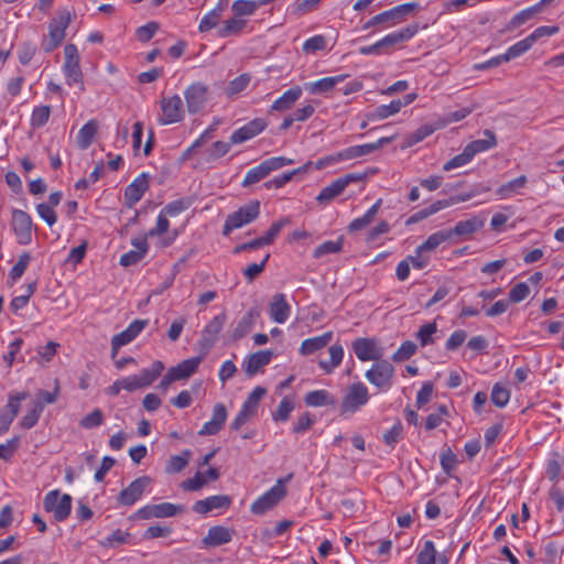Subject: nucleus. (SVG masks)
I'll use <instances>...</instances> for the list:
<instances>
[{"instance_id": "nucleus-1", "label": "nucleus", "mask_w": 564, "mask_h": 564, "mask_svg": "<svg viewBox=\"0 0 564 564\" xmlns=\"http://www.w3.org/2000/svg\"><path fill=\"white\" fill-rule=\"evenodd\" d=\"M260 215V202L254 199L227 215L223 227V235L229 236L232 230L239 229L254 221Z\"/></svg>"}, {"instance_id": "nucleus-2", "label": "nucleus", "mask_w": 564, "mask_h": 564, "mask_svg": "<svg viewBox=\"0 0 564 564\" xmlns=\"http://www.w3.org/2000/svg\"><path fill=\"white\" fill-rule=\"evenodd\" d=\"M164 370L162 361L156 360L151 368H144L139 373L120 379L122 390L133 392L151 386Z\"/></svg>"}, {"instance_id": "nucleus-3", "label": "nucleus", "mask_w": 564, "mask_h": 564, "mask_svg": "<svg viewBox=\"0 0 564 564\" xmlns=\"http://www.w3.org/2000/svg\"><path fill=\"white\" fill-rule=\"evenodd\" d=\"M43 508L52 512L55 521L66 520L72 510V497L68 494H61L59 490L48 491L43 500Z\"/></svg>"}, {"instance_id": "nucleus-4", "label": "nucleus", "mask_w": 564, "mask_h": 564, "mask_svg": "<svg viewBox=\"0 0 564 564\" xmlns=\"http://www.w3.org/2000/svg\"><path fill=\"white\" fill-rule=\"evenodd\" d=\"M286 495L284 480L279 479L278 482L262 496H260L252 505L251 512L262 516L267 511L275 507Z\"/></svg>"}, {"instance_id": "nucleus-5", "label": "nucleus", "mask_w": 564, "mask_h": 564, "mask_svg": "<svg viewBox=\"0 0 564 564\" xmlns=\"http://www.w3.org/2000/svg\"><path fill=\"white\" fill-rule=\"evenodd\" d=\"M227 322V315L225 312L216 315L202 330L200 338L198 340L199 350L202 356H205L214 347L218 340V336Z\"/></svg>"}, {"instance_id": "nucleus-6", "label": "nucleus", "mask_w": 564, "mask_h": 564, "mask_svg": "<svg viewBox=\"0 0 564 564\" xmlns=\"http://www.w3.org/2000/svg\"><path fill=\"white\" fill-rule=\"evenodd\" d=\"M368 388L360 381L351 383L343 399L341 413H355L369 401Z\"/></svg>"}, {"instance_id": "nucleus-7", "label": "nucleus", "mask_w": 564, "mask_h": 564, "mask_svg": "<svg viewBox=\"0 0 564 564\" xmlns=\"http://www.w3.org/2000/svg\"><path fill=\"white\" fill-rule=\"evenodd\" d=\"M394 376V367L388 360L379 359L372 367L366 371V379L379 389H388L391 387Z\"/></svg>"}, {"instance_id": "nucleus-8", "label": "nucleus", "mask_w": 564, "mask_h": 564, "mask_svg": "<svg viewBox=\"0 0 564 564\" xmlns=\"http://www.w3.org/2000/svg\"><path fill=\"white\" fill-rule=\"evenodd\" d=\"M184 511V507L181 505H174L171 502H162L159 505H147L140 508L133 518L137 519H152V518H171Z\"/></svg>"}, {"instance_id": "nucleus-9", "label": "nucleus", "mask_w": 564, "mask_h": 564, "mask_svg": "<svg viewBox=\"0 0 564 564\" xmlns=\"http://www.w3.org/2000/svg\"><path fill=\"white\" fill-rule=\"evenodd\" d=\"M12 229L20 245H29L32 241V219L21 209L12 210Z\"/></svg>"}, {"instance_id": "nucleus-10", "label": "nucleus", "mask_w": 564, "mask_h": 564, "mask_svg": "<svg viewBox=\"0 0 564 564\" xmlns=\"http://www.w3.org/2000/svg\"><path fill=\"white\" fill-rule=\"evenodd\" d=\"M151 481L149 476H141L134 479L127 488L120 491L118 503L127 507L134 505L142 497Z\"/></svg>"}, {"instance_id": "nucleus-11", "label": "nucleus", "mask_w": 564, "mask_h": 564, "mask_svg": "<svg viewBox=\"0 0 564 564\" xmlns=\"http://www.w3.org/2000/svg\"><path fill=\"white\" fill-rule=\"evenodd\" d=\"M187 110L189 113L200 111L208 98V87L203 83H194L184 91Z\"/></svg>"}, {"instance_id": "nucleus-12", "label": "nucleus", "mask_w": 564, "mask_h": 564, "mask_svg": "<svg viewBox=\"0 0 564 564\" xmlns=\"http://www.w3.org/2000/svg\"><path fill=\"white\" fill-rule=\"evenodd\" d=\"M162 124L180 122L184 117L183 101L178 95H174L161 100Z\"/></svg>"}, {"instance_id": "nucleus-13", "label": "nucleus", "mask_w": 564, "mask_h": 564, "mask_svg": "<svg viewBox=\"0 0 564 564\" xmlns=\"http://www.w3.org/2000/svg\"><path fill=\"white\" fill-rule=\"evenodd\" d=\"M150 177L148 173H141L124 189V203L131 208L133 207L149 189Z\"/></svg>"}, {"instance_id": "nucleus-14", "label": "nucleus", "mask_w": 564, "mask_h": 564, "mask_svg": "<svg viewBox=\"0 0 564 564\" xmlns=\"http://www.w3.org/2000/svg\"><path fill=\"white\" fill-rule=\"evenodd\" d=\"M394 140V137H383L378 139L376 142L366 143L360 145H352L341 150V158L344 161L354 160L357 158L369 155L370 153L379 150L384 144H388Z\"/></svg>"}, {"instance_id": "nucleus-15", "label": "nucleus", "mask_w": 564, "mask_h": 564, "mask_svg": "<svg viewBox=\"0 0 564 564\" xmlns=\"http://www.w3.org/2000/svg\"><path fill=\"white\" fill-rule=\"evenodd\" d=\"M265 128L267 121L262 118H256L234 131L230 135V143L239 144L246 142L261 133Z\"/></svg>"}, {"instance_id": "nucleus-16", "label": "nucleus", "mask_w": 564, "mask_h": 564, "mask_svg": "<svg viewBox=\"0 0 564 564\" xmlns=\"http://www.w3.org/2000/svg\"><path fill=\"white\" fill-rule=\"evenodd\" d=\"M352 350L361 361L379 360L382 357V350L377 347L373 338H357L352 343Z\"/></svg>"}, {"instance_id": "nucleus-17", "label": "nucleus", "mask_w": 564, "mask_h": 564, "mask_svg": "<svg viewBox=\"0 0 564 564\" xmlns=\"http://www.w3.org/2000/svg\"><path fill=\"white\" fill-rule=\"evenodd\" d=\"M419 31L417 24L408 25L397 32L386 35L379 41L382 53H389V48L413 37Z\"/></svg>"}, {"instance_id": "nucleus-18", "label": "nucleus", "mask_w": 564, "mask_h": 564, "mask_svg": "<svg viewBox=\"0 0 564 564\" xmlns=\"http://www.w3.org/2000/svg\"><path fill=\"white\" fill-rule=\"evenodd\" d=\"M227 420V409L223 403L214 406L213 415L199 430V435H216L224 426Z\"/></svg>"}, {"instance_id": "nucleus-19", "label": "nucleus", "mask_w": 564, "mask_h": 564, "mask_svg": "<svg viewBox=\"0 0 564 564\" xmlns=\"http://www.w3.org/2000/svg\"><path fill=\"white\" fill-rule=\"evenodd\" d=\"M235 531L221 525H214L209 528L207 535L203 538L202 542L206 547H217L227 544L232 540Z\"/></svg>"}, {"instance_id": "nucleus-20", "label": "nucleus", "mask_w": 564, "mask_h": 564, "mask_svg": "<svg viewBox=\"0 0 564 564\" xmlns=\"http://www.w3.org/2000/svg\"><path fill=\"white\" fill-rule=\"evenodd\" d=\"M270 317L279 324H283L288 321L291 306L286 302L285 294L276 293L272 296V300L269 305Z\"/></svg>"}, {"instance_id": "nucleus-21", "label": "nucleus", "mask_w": 564, "mask_h": 564, "mask_svg": "<svg viewBox=\"0 0 564 564\" xmlns=\"http://www.w3.org/2000/svg\"><path fill=\"white\" fill-rule=\"evenodd\" d=\"M72 20L70 12L67 10H61L57 17L53 19L48 24V36L62 44L66 35V29L68 28Z\"/></svg>"}, {"instance_id": "nucleus-22", "label": "nucleus", "mask_w": 564, "mask_h": 564, "mask_svg": "<svg viewBox=\"0 0 564 564\" xmlns=\"http://www.w3.org/2000/svg\"><path fill=\"white\" fill-rule=\"evenodd\" d=\"M485 225V219L480 216H473L469 219L458 221L455 227L448 230L451 238L455 235L465 239L479 231Z\"/></svg>"}, {"instance_id": "nucleus-23", "label": "nucleus", "mask_w": 564, "mask_h": 564, "mask_svg": "<svg viewBox=\"0 0 564 564\" xmlns=\"http://www.w3.org/2000/svg\"><path fill=\"white\" fill-rule=\"evenodd\" d=\"M131 243L134 249L130 250L129 252L123 253L120 257V264L122 267H129V265L137 264L139 261H141L143 259V257L145 256V253L149 249V243H148L145 237L144 238H134V239H132Z\"/></svg>"}, {"instance_id": "nucleus-24", "label": "nucleus", "mask_w": 564, "mask_h": 564, "mask_svg": "<svg viewBox=\"0 0 564 564\" xmlns=\"http://www.w3.org/2000/svg\"><path fill=\"white\" fill-rule=\"evenodd\" d=\"M219 478V470L215 467L208 468L206 473L197 471L193 478H188L181 484L184 490L197 491L208 481H215Z\"/></svg>"}, {"instance_id": "nucleus-25", "label": "nucleus", "mask_w": 564, "mask_h": 564, "mask_svg": "<svg viewBox=\"0 0 564 564\" xmlns=\"http://www.w3.org/2000/svg\"><path fill=\"white\" fill-rule=\"evenodd\" d=\"M202 356L199 357H193L189 359H185L182 362H180L177 366L172 367L169 369V371L172 373V376L176 380H184L189 378L193 373L196 372L200 361Z\"/></svg>"}, {"instance_id": "nucleus-26", "label": "nucleus", "mask_w": 564, "mask_h": 564, "mask_svg": "<svg viewBox=\"0 0 564 564\" xmlns=\"http://www.w3.org/2000/svg\"><path fill=\"white\" fill-rule=\"evenodd\" d=\"M301 96L302 88L300 86L290 88L272 104L271 111H285L291 109Z\"/></svg>"}, {"instance_id": "nucleus-27", "label": "nucleus", "mask_w": 564, "mask_h": 564, "mask_svg": "<svg viewBox=\"0 0 564 564\" xmlns=\"http://www.w3.org/2000/svg\"><path fill=\"white\" fill-rule=\"evenodd\" d=\"M333 338L332 332H326L321 336L307 338L303 340L300 347V352L304 356L312 355L315 351L324 348L329 344Z\"/></svg>"}, {"instance_id": "nucleus-28", "label": "nucleus", "mask_w": 564, "mask_h": 564, "mask_svg": "<svg viewBox=\"0 0 564 564\" xmlns=\"http://www.w3.org/2000/svg\"><path fill=\"white\" fill-rule=\"evenodd\" d=\"M484 135L485 139L471 141L466 145L467 150L473 156H475L477 153L490 150L497 145V138L492 130L486 129L484 131Z\"/></svg>"}, {"instance_id": "nucleus-29", "label": "nucleus", "mask_w": 564, "mask_h": 564, "mask_svg": "<svg viewBox=\"0 0 564 564\" xmlns=\"http://www.w3.org/2000/svg\"><path fill=\"white\" fill-rule=\"evenodd\" d=\"M272 352L270 350H260L251 354L246 364V372L249 376L256 375L262 367L271 361Z\"/></svg>"}, {"instance_id": "nucleus-30", "label": "nucleus", "mask_w": 564, "mask_h": 564, "mask_svg": "<svg viewBox=\"0 0 564 564\" xmlns=\"http://www.w3.org/2000/svg\"><path fill=\"white\" fill-rule=\"evenodd\" d=\"M348 75L343 74L333 77H324L306 86L311 94H322L330 91L338 83H341Z\"/></svg>"}, {"instance_id": "nucleus-31", "label": "nucleus", "mask_w": 564, "mask_h": 564, "mask_svg": "<svg viewBox=\"0 0 564 564\" xmlns=\"http://www.w3.org/2000/svg\"><path fill=\"white\" fill-rule=\"evenodd\" d=\"M256 314L253 311H249L245 314L241 319L237 323L236 327L232 329L230 334V339L232 341H238L243 338L247 334L250 333L252 326L254 324Z\"/></svg>"}, {"instance_id": "nucleus-32", "label": "nucleus", "mask_w": 564, "mask_h": 564, "mask_svg": "<svg viewBox=\"0 0 564 564\" xmlns=\"http://www.w3.org/2000/svg\"><path fill=\"white\" fill-rule=\"evenodd\" d=\"M382 204V199L379 198L366 213L364 216L354 219L349 225L350 231H357L360 230L368 225H370L376 215L378 214L380 206Z\"/></svg>"}, {"instance_id": "nucleus-33", "label": "nucleus", "mask_w": 564, "mask_h": 564, "mask_svg": "<svg viewBox=\"0 0 564 564\" xmlns=\"http://www.w3.org/2000/svg\"><path fill=\"white\" fill-rule=\"evenodd\" d=\"M224 11L225 4L221 2L218 3L212 11L203 17L199 22L198 30L200 32H208L214 29L218 24Z\"/></svg>"}, {"instance_id": "nucleus-34", "label": "nucleus", "mask_w": 564, "mask_h": 564, "mask_svg": "<svg viewBox=\"0 0 564 564\" xmlns=\"http://www.w3.org/2000/svg\"><path fill=\"white\" fill-rule=\"evenodd\" d=\"M402 108V100H392L389 105H381L377 107L367 117L369 120H382L390 116L398 113Z\"/></svg>"}, {"instance_id": "nucleus-35", "label": "nucleus", "mask_w": 564, "mask_h": 564, "mask_svg": "<svg viewBox=\"0 0 564 564\" xmlns=\"http://www.w3.org/2000/svg\"><path fill=\"white\" fill-rule=\"evenodd\" d=\"M97 129L98 126L95 120H89L80 128L77 135V143L80 149L85 150L93 143Z\"/></svg>"}, {"instance_id": "nucleus-36", "label": "nucleus", "mask_w": 564, "mask_h": 564, "mask_svg": "<svg viewBox=\"0 0 564 564\" xmlns=\"http://www.w3.org/2000/svg\"><path fill=\"white\" fill-rule=\"evenodd\" d=\"M344 187L336 178L328 186L324 187L317 195L316 200L322 205L329 204L333 199L339 196L344 192Z\"/></svg>"}, {"instance_id": "nucleus-37", "label": "nucleus", "mask_w": 564, "mask_h": 564, "mask_svg": "<svg viewBox=\"0 0 564 564\" xmlns=\"http://www.w3.org/2000/svg\"><path fill=\"white\" fill-rule=\"evenodd\" d=\"M534 44V36H527L525 39L517 42L512 46L508 48V51L503 54L505 61H511L522 54H524L527 51H529L532 45Z\"/></svg>"}, {"instance_id": "nucleus-38", "label": "nucleus", "mask_w": 564, "mask_h": 564, "mask_svg": "<svg viewBox=\"0 0 564 564\" xmlns=\"http://www.w3.org/2000/svg\"><path fill=\"white\" fill-rule=\"evenodd\" d=\"M63 72L69 86L79 84L80 89H84L83 73L79 67V62L64 63Z\"/></svg>"}, {"instance_id": "nucleus-39", "label": "nucleus", "mask_w": 564, "mask_h": 564, "mask_svg": "<svg viewBox=\"0 0 564 564\" xmlns=\"http://www.w3.org/2000/svg\"><path fill=\"white\" fill-rule=\"evenodd\" d=\"M43 412V402L34 401L32 409L29 410L25 415L21 419L20 425L24 430H30L36 425L39 419Z\"/></svg>"}, {"instance_id": "nucleus-40", "label": "nucleus", "mask_w": 564, "mask_h": 564, "mask_svg": "<svg viewBox=\"0 0 564 564\" xmlns=\"http://www.w3.org/2000/svg\"><path fill=\"white\" fill-rule=\"evenodd\" d=\"M247 25V21L242 19L231 18L224 22V25L218 29V35L220 37H228L231 35L239 34L245 26Z\"/></svg>"}, {"instance_id": "nucleus-41", "label": "nucleus", "mask_w": 564, "mask_h": 564, "mask_svg": "<svg viewBox=\"0 0 564 564\" xmlns=\"http://www.w3.org/2000/svg\"><path fill=\"white\" fill-rule=\"evenodd\" d=\"M451 239V235L448 232V230H440V231H436L434 234H432L431 236H429V238L419 246V251H433L434 249H436L441 243L447 241Z\"/></svg>"}, {"instance_id": "nucleus-42", "label": "nucleus", "mask_w": 564, "mask_h": 564, "mask_svg": "<svg viewBox=\"0 0 564 564\" xmlns=\"http://www.w3.org/2000/svg\"><path fill=\"white\" fill-rule=\"evenodd\" d=\"M527 183H528L527 176L520 175L519 177L513 178V180L502 184L497 189V195H499L501 198H508L513 193H516L518 189L524 187Z\"/></svg>"}, {"instance_id": "nucleus-43", "label": "nucleus", "mask_w": 564, "mask_h": 564, "mask_svg": "<svg viewBox=\"0 0 564 564\" xmlns=\"http://www.w3.org/2000/svg\"><path fill=\"white\" fill-rule=\"evenodd\" d=\"M305 403L310 406H322L334 404V399L326 390H315L305 395Z\"/></svg>"}, {"instance_id": "nucleus-44", "label": "nucleus", "mask_w": 564, "mask_h": 564, "mask_svg": "<svg viewBox=\"0 0 564 564\" xmlns=\"http://www.w3.org/2000/svg\"><path fill=\"white\" fill-rule=\"evenodd\" d=\"M267 394V389L262 387H256L247 400L243 402L242 406L245 410L249 411L253 415L257 413L260 400Z\"/></svg>"}, {"instance_id": "nucleus-45", "label": "nucleus", "mask_w": 564, "mask_h": 564, "mask_svg": "<svg viewBox=\"0 0 564 564\" xmlns=\"http://www.w3.org/2000/svg\"><path fill=\"white\" fill-rule=\"evenodd\" d=\"M261 6L260 0H236L231 6V10L237 17L251 15Z\"/></svg>"}, {"instance_id": "nucleus-46", "label": "nucleus", "mask_w": 564, "mask_h": 564, "mask_svg": "<svg viewBox=\"0 0 564 564\" xmlns=\"http://www.w3.org/2000/svg\"><path fill=\"white\" fill-rule=\"evenodd\" d=\"M192 452L189 449H185L181 455L171 456L169 464L166 466V471L169 473H180L182 471L188 464Z\"/></svg>"}, {"instance_id": "nucleus-47", "label": "nucleus", "mask_w": 564, "mask_h": 564, "mask_svg": "<svg viewBox=\"0 0 564 564\" xmlns=\"http://www.w3.org/2000/svg\"><path fill=\"white\" fill-rule=\"evenodd\" d=\"M436 130L432 124H423L414 132L410 133L405 138V147H413L414 144L423 141L425 138L431 135Z\"/></svg>"}, {"instance_id": "nucleus-48", "label": "nucleus", "mask_w": 564, "mask_h": 564, "mask_svg": "<svg viewBox=\"0 0 564 564\" xmlns=\"http://www.w3.org/2000/svg\"><path fill=\"white\" fill-rule=\"evenodd\" d=\"M268 175H269V174H268V172H267V170H265L264 165H263V164H262V162H261L259 165H257V166H254V167L250 169V170L247 172V174H246V176H245V178H243V181H242L241 185H242L243 187H249V186H251V185H253V184H256V183H258V182L262 181V180H263V178H265Z\"/></svg>"}, {"instance_id": "nucleus-49", "label": "nucleus", "mask_w": 564, "mask_h": 564, "mask_svg": "<svg viewBox=\"0 0 564 564\" xmlns=\"http://www.w3.org/2000/svg\"><path fill=\"white\" fill-rule=\"evenodd\" d=\"M344 356V349L340 345H333L329 347V366L326 361H319V366L327 372L340 365Z\"/></svg>"}, {"instance_id": "nucleus-50", "label": "nucleus", "mask_w": 564, "mask_h": 564, "mask_svg": "<svg viewBox=\"0 0 564 564\" xmlns=\"http://www.w3.org/2000/svg\"><path fill=\"white\" fill-rule=\"evenodd\" d=\"M343 245H344L343 238H339L336 241H332V240L325 241L314 250L313 257L321 258L328 253H338L341 251Z\"/></svg>"}, {"instance_id": "nucleus-51", "label": "nucleus", "mask_w": 564, "mask_h": 564, "mask_svg": "<svg viewBox=\"0 0 564 564\" xmlns=\"http://www.w3.org/2000/svg\"><path fill=\"white\" fill-rule=\"evenodd\" d=\"M536 14H539V11L534 6L520 11L510 20L509 29H517L523 25L528 21L532 20Z\"/></svg>"}, {"instance_id": "nucleus-52", "label": "nucleus", "mask_w": 564, "mask_h": 564, "mask_svg": "<svg viewBox=\"0 0 564 564\" xmlns=\"http://www.w3.org/2000/svg\"><path fill=\"white\" fill-rule=\"evenodd\" d=\"M311 164H312V162H308V163H306L303 167H300V169L293 170V171L288 172V173H284V174H282V175H279V176H276V177H274V178H272V180H270V181L265 182V183H264V186H265L267 188H271V187L281 188V187H283L286 183H289V182L293 178V176H294L295 174H297V173H299V172H301V171H305V170H306V167H307L308 165H311Z\"/></svg>"}, {"instance_id": "nucleus-53", "label": "nucleus", "mask_w": 564, "mask_h": 564, "mask_svg": "<svg viewBox=\"0 0 564 564\" xmlns=\"http://www.w3.org/2000/svg\"><path fill=\"white\" fill-rule=\"evenodd\" d=\"M417 564H436V550L431 540L424 542L423 549L417 554Z\"/></svg>"}, {"instance_id": "nucleus-54", "label": "nucleus", "mask_w": 564, "mask_h": 564, "mask_svg": "<svg viewBox=\"0 0 564 564\" xmlns=\"http://www.w3.org/2000/svg\"><path fill=\"white\" fill-rule=\"evenodd\" d=\"M51 115V107L50 106H40L34 108L32 116H31V126L33 128H42L44 127Z\"/></svg>"}, {"instance_id": "nucleus-55", "label": "nucleus", "mask_w": 564, "mask_h": 564, "mask_svg": "<svg viewBox=\"0 0 564 564\" xmlns=\"http://www.w3.org/2000/svg\"><path fill=\"white\" fill-rule=\"evenodd\" d=\"M130 533L126 531H121L120 529L113 531L109 536H107L101 545L105 547H117L119 545L126 544L129 542Z\"/></svg>"}, {"instance_id": "nucleus-56", "label": "nucleus", "mask_w": 564, "mask_h": 564, "mask_svg": "<svg viewBox=\"0 0 564 564\" xmlns=\"http://www.w3.org/2000/svg\"><path fill=\"white\" fill-rule=\"evenodd\" d=\"M490 398L496 406L503 408L509 402L510 391L500 383H496L492 388Z\"/></svg>"}, {"instance_id": "nucleus-57", "label": "nucleus", "mask_w": 564, "mask_h": 564, "mask_svg": "<svg viewBox=\"0 0 564 564\" xmlns=\"http://www.w3.org/2000/svg\"><path fill=\"white\" fill-rule=\"evenodd\" d=\"M289 224V219L288 218H283V219H280L275 223H273L269 230L267 231V234L262 237H259V239L261 240L262 245L263 246H269L271 245L274 239L279 236L280 231L282 230V228Z\"/></svg>"}, {"instance_id": "nucleus-58", "label": "nucleus", "mask_w": 564, "mask_h": 564, "mask_svg": "<svg viewBox=\"0 0 564 564\" xmlns=\"http://www.w3.org/2000/svg\"><path fill=\"white\" fill-rule=\"evenodd\" d=\"M473 158L474 156L470 154V152L465 147L460 154L455 155L453 159H451L443 165V170L451 171V170L464 166L467 163H469L473 160Z\"/></svg>"}, {"instance_id": "nucleus-59", "label": "nucleus", "mask_w": 564, "mask_h": 564, "mask_svg": "<svg viewBox=\"0 0 564 564\" xmlns=\"http://www.w3.org/2000/svg\"><path fill=\"white\" fill-rule=\"evenodd\" d=\"M30 260H31V256L29 252H23L22 254H20L17 263L12 267L11 271H10V278L12 279V281H17L18 279H20L23 273L25 272L29 263H30Z\"/></svg>"}, {"instance_id": "nucleus-60", "label": "nucleus", "mask_w": 564, "mask_h": 564, "mask_svg": "<svg viewBox=\"0 0 564 564\" xmlns=\"http://www.w3.org/2000/svg\"><path fill=\"white\" fill-rule=\"evenodd\" d=\"M416 351V345L411 341H404L399 349L393 354L392 360L395 362L404 361L412 357Z\"/></svg>"}, {"instance_id": "nucleus-61", "label": "nucleus", "mask_w": 564, "mask_h": 564, "mask_svg": "<svg viewBox=\"0 0 564 564\" xmlns=\"http://www.w3.org/2000/svg\"><path fill=\"white\" fill-rule=\"evenodd\" d=\"M294 410V402L288 397L283 398L280 402L276 411L273 413L274 421H286L290 417V413Z\"/></svg>"}, {"instance_id": "nucleus-62", "label": "nucleus", "mask_w": 564, "mask_h": 564, "mask_svg": "<svg viewBox=\"0 0 564 564\" xmlns=\"http://www.w3.org/2000/svg\"><path fill=\"white\" fill-rule=\"evenodd\" d=\"M250 83V76L248 74H241L240 76L236 77L231 82H229L226 93L228 96L236 95L249 85Z\"/></svg>"}, {"instance_id": "nucleus-63", "label": "nucleus", "mask_w": 564, "mask_h": 564, "mask_svg": "<svg viewBox=\"0 0 564 564\" xmlns=\"http://www.w3.org/2000/svg\"><path fill=\"white\" fill-rule=\"evenodd\" d=\"M441 465L445 474L451 475L457 465V456L447 447L441 453Z\"/></svg>"}, {"instance_id": "nucleus-64", "label": "nucleus", "mask_w": 564, "mask_h": 564, "mask_svg": "<svg viewBox=\"0 0 564 564\" xmlns=\"http://www.w3.org/2000/svg\"><path fill=\"white\" fill-rule=\"evenodd\" d=\"M437 332V326L435 323H427L423 325L417 332V339L420 340L421 346H427L433 343V334Z\"/></svg>"}]
</instances>
